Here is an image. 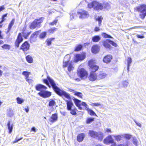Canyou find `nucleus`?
Returning <instances> with one entry per match:
<instances>
[{"instance_id":"a19ab883","label":"nucleus","mask_w":146,"mask_h":146,"mask_svg":"<svg viewBox=\"0 0 146 146\" xmlns=\"http://www.w3.org/2000/svg\"><path fill=\"white\" fill-rule=\"evenodd\" d=\"M17 102L19 104H21L24 102V100L19 97H17Z\"/></svg>"},{"instance_id":"e2e57ef3","label":"nucleus","mask_w":146,"mask_h":146,"mask_svg":"<svg viewBox=\"0 0 146 146\" xmlns=\"http://www.w3.org/2000/svg\"><path fill=\"white\" fill-rule=\"evenodd\" d=\"M134 121L138 126H139V127H141V125L140 123L138 122L137 121H136L135 120H134Z\"/></svg>"},{"instance_id":"c85d7f7f","label":"nucleus","mask_w":146,"mask_h":146,"mask_svg":"<svg viewBox=\"0 0 146 146\" xmlns=\"http://www.w3.org/2000/svg\"><path fill=\"white\" fill-rule=\"evenodd\" d=\"M100 37L99 36L96 35L93 36L92 38V41L94 42H98L100 40Z\"/></svg>"},{"instance_id":"c756f323","label":"nucleus","mask_w":146,"mask_h":146,"mask_svg":"<svg viewBox=\"0 0 146 146\" xmlns=\"http://www.w3.org/2000/svg\"><path fill=\"white\" fill-rule=\"evenodd\" d=\"M67 108L68 110L71 109L72 106H73V104L71 102L66 101Z\"/></svg>"},{"instance_id":"680f3d73","label":"nucleus","mask_w":146,"mask_h":146,"mask_svg":"<svg viewBox=\"0 0 146 146\" xmlns=\"http://www.w3.org/2000/svg\"><path fill=\"white\" fill-rule=\"evenodd\" d=\"M23 138L21 137L19 139H17V138H16L15 139V141H13L12 142V143L13 144L16 143L18 142V141H20V140H21Z\"/></svg>"},{"instance_id":"69168bd1","label":"nucleus","mask_w":146,"mask_h":146,"mask_svg":"<svg viewBox=\"0 0 146 146\" xmlns=\"http://www.w3.org/2000/svg\"><path fill=\"white\" fill-rule=\"evenodd\" d=\"M137 37L139 38H144V36H141L139 35H136Z\"/></svg>"},{"instance_id":"2eb2a0df","label":"nucleus","mask_w":146,"mask_h":146,"mask_svg":"<svg viewBox=\"0 0 146 146\" xmlns=\"http://www.w3.org/2000/svg\"><path fill=\"white\" fill-rule=\"evenodd\" d=\"M129 84V82L126 80H123L119 84V88H125Z\"/></svg>"},{"instance_id":"b1692460","label":"nucleus","mask_w":146,"mask_h":146,"mask_svg":"<svg viewBox=\"0 0 146 146\" xmlns=\"http://www.w3.org/2000/svg\"><path fill=\"white\" fill-rule=\"evenodd\" d=\"M97 134L96 138H98L99 141H101L103 138V133L101 132H97Z\"/></svg>"},{"instance_id":"8fccbe9b","label":"nucleus","mask_w":146,"mask_h":146,"mask_svg":"<svg viewBox=\"0 0 146 146\" xmlns=\"http://www.w3.org/2000/svg\"><path fill=\"white\" fill-rule=\"evenodd\" d=\"M57 29L55 28H51L48 30V32L49 33H53L54 32L56 31Z\"/></svg>"},{"instance_id":"473e14b6","label":"nucleus","mask_w":146,"mask_h":146,"mask_svg":"<svg viewBox=\"0 0 146 146\" xmlns=\"http://www.w3.org/2000/svg\"><path fill=\"white\" fill-rule=\"evenodd\" d=\"M26 59L27 61L29 63H31L33 62V59L29 55H28L26 56Z\"/></svg>"},{"instance_id":"79ce46f5","label":"nucleus","mask_w":146,"mask_h":146,"mask_svg":"<svg viewBox=\"0 0 146 146\" xmlns=\"http://www.w3.org/2000/svg\"><path fill=\"white\" fill-rule=\"evenodd\" d=\"M56 103L53 100H51L49 102V106L50 107H52L55 105Z\"/></svg>"},{"instance_id":"0eeeda50","label":"nucleus","mask_w":146,"mask_h":146,"mask_svg":"<svg viewBox=\"0 0 146 146\" xmlns=\"http://www.w3.org/2000/svg\"><path fill=\"white\" fill-rule=\"evenodd\" d=\"M95 62V61L93 60H91L88 62V65L89 67L91 69V71L92 72H94L97 71L98 68L99 67L94 64Z\"/></svg>"},{"instance_id":"de8ad7c7","label":"nucleus","mask_w":146,"mask_h":146,"mask_svg":"<svg viewBox=\"0 0 146 146\" xmlns=\"http://www.w3.org/2000/svg\"><path fill=\"white\" fill-rule=\"evenodd\" d=\"M82 46L81 44H79L75 48V51H78L80 50L82 48Z\"/></svg>"},{"instance_id":"4c0bfd02","label":"nucleus","mask_w":146,"mask_h":146,"mask_svg":"<svg viewBox=\"0 0 146 146\" xmlns=\"http://www.w3.org/2000/svg\"><path fill=\"white\" fill-rule=\"evenodd\" d=\"M103 19V18L102 16L98 17L97 18H96V21H98V24L99 26L101 25V24Z\"/></svg>"},{"instance_id":"774afa93","label":"nucleus","mask_w":146,"mask_h":146,"mask_svg":"<svg viewBox=\"0 0 146 146\" xmlns=\"http://www.w3.org/2000/svg\"><path fill=\"white\" fill-rule=\"evenodd\" d=\"M31 130L35 132H36L37 130V129H36L35 127H32Z\"/></svg>"},{"instance_id":"37998d69","label":"nucleus","mask_w":146,"mask_h":146,"mask_svg":"<svg viewBox=\"0 0 146 146\" xmlns=\"http://www.w3.org/2000/svg\"><path fill=\"white\" fill-rule=\"evenodd\" d=\"M81 105L84 106L85 107V109L86 110L89 108L86 102H82L81 103Z\"/></svg>"},{"instance_id":"052dcab7","label":"nucleus","mask_w":146,"mask_h":146,"mask_svg":"<svg viewBox=\"0 0 146 146\" xmlns=\"http://www.w3.org/2000/svg\"><path fill=\"white\" fill-rule=\"evenodd\" d=\"M26 80L27 81L29 84H31L33 83V80L31 79H28V78L26 79Z\"/></svg>"},{"instance_id":"f8f14e48","label":"nucleus","mask_w":146,"mask_h":146,"mask_svg":"<svg viewBox=\"0 0 146 146\" xmlns=\"http://www.w3.org/2000/svg\"><path fill=\"white\" fill-rule=\"evenodd\" d=\"M23 40V39L21 36V33H19L17 39L15 42V46L17 47H18L19 44Z\"/></svg>"},{"instance_id":"1a4fd4ad","label":"nucleus","mask_w":146,"mask_h":146,"mask_svg":"<svg viewBox=\"0 0 146 146\" xmlns=\"http://www.w3.org/2000/svg\"><path fill=\"white\" fill-rule=\"evenodd\" d=\"M85 56L84 54H76L75 55V61L76 62H77L79 61L82 60L85 58Z\"/></svg>"},{"instance_id":"4be33fe9","label":"nucleus","mask_w":146,"mask_h":146,"mask_svg":"<svg viewBox=\"0 0 146 146\" xmlns=\"http://www.w3.org/2000/svg\"><path fill=\"white\" fill-rule=\"evenodd\" d=\"M137 10L141 13H143L144 11H146V5H141L138 8Z\"/></svg>"},{"instance_id":"6e6d98bb","label":"nucleus","mask_w":146,"mask_h":146,"mask_svg":"<svg viewBox=\"0 0 146 146\" xmlns=\"http://www.w3.org/2000/svg\"><path fill=\"white\" fill-rule=\"evenodd\" d=\"M110 44H111L114 46L116 47L117 46V44L113 41L110 40Z\"/></svg>"},{"instance_id":"bb28decb","label":"nucleus","mask_w":146,"mask_h":146,"mask_svg":"<svg viewBox=\"0 0 146 146\" xmlns=\"http://www.w3.org/2000/svg\"><path fill=\"white\" fill-rule=\"evenodd\" d=\"M92 52L93 53H96L98 52L99 51V48L97 45H95L92 47Z\"/></svg>"},{"instance_id":"7c9ffc66","label":"nucleus","mask_w":146,"mask_h":146,"mask_svg":"<svg viewBox=\"0 0 146 146\" xmlns=\"http://www.w3.org/2000/svg\"><path fill=\"white\" fill-rule=\"evenodd\" d=\"M113 136L115 138V139L118 142L119 141H120L122 138V136H123V135H113Z\"/></svg>"},{"instance_id":"e433bc0d","label":"nucleus","mask_w":146,"mask_h":146,"mask_svg":"<svg viewBox=\"0 0 146 146\" xmlns=\"http://www.w3.org/2000/svg\"><path fill=\"white\" fill-rule=\"evenodd\" d=\"M54 38H50L49 39H48L46 40L47 42V44L48 46H50L51 44V42L54 40Z\"/></svg>"},{"instance_id":"4d7b16f0","label":"nucleus","mask_w":146,"mask_h":146,"mask_svg":"<svg viewBox=\"0 0 146 146\" xmlns=\"http://www.w3.org/2000/svg\"><path fill=\"white\" fill-rule=\"evenodd\" d=\"M58 20L57 19H55L53 22L50 23L49 24L51 25H56V23L57 22Z\"/></svg>"},{"instance_id":"5fc2aeb1","label":"nucleus","mask_w":146,"mask_h":146,"mask_svg":"<svg viewBox=\"0 0 146 146\" xmlns=\"http://www.w3.org/2000/svg\"><path fill=\"white\" fill-rule=\"evenodd\" d=\"M74 95L80 98H82V94L81 93L76 92Z\"/></svg>"},{"instance_id":"09e8293b","label":"nucleus","mask_w":146,"mask_h":146,"mask_svg":"<svg viewBox=\"0 0 146 146\" xmlns=\"http://www.w3.org/2000/svg\"><path fill=\"white\" fill-rule=\"evenodd\" d=\"M102 36L105 38H113L111 36L108 35L105 33H102Z\"/></svg>"},{"instance_id":"a211bd4d","label":"nucleus","mask_w":146,"mask_h":146,"mask_svg":"<svg viewBox=\"0 0 146 146\" xmlns=\"http://www.w3.org/2000/svg\"><path fill=\"white\" fill-rule=\"evenodd\" d=\"M112 59V56L111 55H107L104 57L103 59L104 62L108 63Z\"/></svg>"},{"instance_id":"bf43d9fd","label":"nucleus","mask_w":146,"mask_h":146,"mask_svg":"<svg viewBox=\"0 0 146 146\" xmlns=\"http://www.w3.org/2000/svg\"><path fill=\"white\" fill-rule=\"evenodd\" d=\"M7 14H6L4 15H3V16L2 17V20L0 22V24H1L5 21L4 18L5 17H6L7 16Z\"/></svg>"},{"instance_id":"aec40b11","label":"nucleus","mask_w":146,"mask_h":146,"mask_svg":"<svg viewBox=\"0 0 146 146\" xmlns=\"http://www.w3.org/2000/svg\"><path fill=\"white\" fill-rule=\"evenodd\" d=\"M85 136L84 133H82L79 134L77 137V140L79 142L82 141Z\"/></svg>"},{"instance_id":"5701e85b","label":"nucleus","mask_w":146,"mask_h":146,"mask_svg":"<svg viewBox=\"0 0 146 146\" xmlns=\"http://www.w3.org/2000/svg\"><path fill=\"white\" fill-rule=\"evenodd\" d=\"M11 121H9L7 124V126L8 127V129L9 130V133L11 134L12 132L13 128V124H11Z\"/></svg>"},{"instance_id":"cd10ccee","label":"nucleus","mask_w":146,"mask_h":146,"mask_svg":"<svg viewBox=\"0 0 146 146\" xmlns=\"http://www.w3.org/2000/svg\"><path fill=\"white\" fill-rule=\"evenodd\" d=\"M15 21V19H13L11 23L9 24V26H8V30L7 32V34L10 31V30H11V28L13 25L14 22Z\"/></svg>"},{"instance_id":"7ed1b4c3","label":"nucleus","mask_w":146,"mask_h":146,"mask_svg":"<svg viewBox=\"0 0 146 146\" xmlns=\"http://www.w3.org/2000/svg\"><path fill=\"white\" fill-rule=\"evenodd\" d=\"M103 6L101 3L96 1L90 2L87 5L88 8H93L95 10L98 11L102 10L104 8Z\"/></svg>"},{"instance_id":"ea45409f","label":"nucleus","mask_w":146,"mask_h":146,"mask_svg":"<svg viewBox=\"0 0 146 146\" xmlns=\"http://www.w3.org/2000/svg\"><path fill=\"white\" fill-rule=\"evenodd\" d=\"M87 110V111L88 113L91 115H96L95 113L92 110L89 108Z\"/></svg>"},{"instance_id":"393cba45","label":"nucleus","mask_w":146,"mask_h":146,"mask_svg":"<svg viewBox=\"0 0 146 146\" xmlns=\"http://www.w3.org/2000/svg\"><path fill=\"white\" fill-rule=\"evenodd\" d=\"M97 132H98L93 130H89V134L93 138H95L96 137L97 135Z\"/></svg>"},{"instance_id":"a18cd8bd","label":"nucleus","mask_w":146,"mask_h":146,"mask_svg":"<svg viewBox=\"0 0 146 146\" xmlns=\"http://www.w3.org/2000/svg\"><path fill=\"white\" fill-rule=\"evenodd\" d=\"M46 35V32H43L41 33L40 36L39 37L41 39L44 38Z\"/></svg>"},{"instance_id":"9d476101","label":"nucleus","mask_w":146,"mask_h":146,"mask_svg":"<svg viewBox=\"0 0 146 146\" xmlns=\"http://www.w3.org/2000/svg\"><path fill=\"white\" fill-rule=\"evenodd\" d=\"M38 94L41 97L46 98L50 97L51 95V93L50 92L47 91H45L39 92Z\"/></svg>"},{"instance_id":"f704fd0d","label":"nucleus","mask_w":146,"mask_h":146,"mask_svg":"<svg viewBox=\"0 0 146 146\" xmlns=\"http://www.w3.org/2000/svg\"><path fill=\"white\" fill-rule=\"evenodd\" d=\"M30 74V72L27 71H24L22 72V74L25 77V79L28 78Z\"/></svg>"},{"instance_id":"c03bdc74","label":"nucleus","mask_w":146,"mask_h":146,"mask_svg":"<svg viewBox=\"0 0 146 146\" xmlns=\"http://www.w3.org/2000/svg\"><path fill=\"white\" fill-rule=\"evenodd\" d=\"M104 7L107 9H110L111 7L110 5L107 3H104Z\"/></svg>"},{"instance_id":"338daca9","label":"nucleus","mask_w":146,"mask_h":146,"mask_svg":"<svg viewBox=\"0 0 146 146\" xmlns=\"http://www.w3.org/2000/svg\"><path fill=\"white\" fill-rule=\"evenodd\" d=\"M99 30H100V29H99V27H95L94 29V31L96 32H97V31H99Z\"/></svg>"},{"instance_id":"f03ea898","label":"nucleus","mask_w":146,"mask_h":146,"mask_svg":"<svg viewBox=\"0 0 146 146\" xmlns=\"http://www.w3.org/2000/svg\"><path fill=\"white\" fill-rule=\"evenodd\" d=\"M70 58L69 55H67L65 56L64 59L63 63L64 68L67 67L68 70L69 72L73 70L74 69L72 62L69 61Z\"/></svg>"},{"instance_id":"20e7f679","label":"nucleus","mask_w":146,"mask_h":146,"mask_svg":"<svg viewBox=\"0 0 146 146\" xmlns=\"http://www.w3.org/2000/svg\"><path fill=\"white\" fill-rule=\"evenodd\" d=\"M44 19L43 17H41L38 19L35 20L31 24L30 28L31 29H34L36 27H40V23L42 22Z\"/></svg>"},{"instance_id":"58836bf2","label":"nucleus","mask_w":146,"mask_h":146,"mask_svg":"<svg viewBox=\"0 0 146 146\" xmlns=\"http://www.w3.org/2000/svg\"><path fill=\"white\" fill-rule=\"evenodd\" d=\"M94 118H88L86 121V123L87 124L90 123L94 120Z\"/></svg>"},{"instance_id":"4468645a","label":"nucleus","mask_w":146,"mask_h":146,"mask_svg":"<svg viewBox=\"0 0 146 146\" xmlns=\"http://www.w3.org/2000/svg\"><path fill=\"white\" fill-rule=\"evenodd\" d=\"M97 75L96 74L94 73H91L88 77L89 80L91 81H94L97 80Z\"/></svg>"},{"instance_id":"39448f33","label":"nucleus","mask_w":146,"mask_h":146,"mask_svg":"<svg viewBox=\"0 0 146 146\" xmlns=\"http://www.w3.org/2000/svg\"><path fill=\"white\" fill-rule=\"evenodd\" d=\"M78 15L79 16V18L80 19H87L90 16L88 12L85 10L80 9L77 12Z\"/></svg>"},{"instance_id":"412c9836","label":"nucleus","mask_w":146,"mask_h":146,"mask_svg":"<svg viewBox=\"0 0 146 146\" xmlns=\"http://www.w3.org/2000/svg\"><path fill=\"white\" fill-rule=\"evenodd\" d=\"M103 44L104 46L106 48L110 49L111 48V45L109 44L110 43V40L107 39L103 42Z\"/></svg>"},{"instance_id":"9b49d317","label":"nucleus","mask_w":146,"mask_h":146,"mask_svg":"<svg viewBox=\"0 0 146 146\" xmlns=\"http://www.w3.org/2000/svg\"><path fill=\"white\" fill-rule=\"evenodd\" d=\"M29 44L27 42H25L22 44L20 49L22 50L24 52H25L29 49Z\"/></svg>"},{"instance_id":"dca6fc26","label":"nucleus","mask_w":146,"mask_h":146,"mask_svg":"<svg viewBox=\"0 0 146 146\" xmlns=\"http://www.w3.org/2000/svg\"><path fill=\"white\" fill-rule=\"evenodd\" d=\"M107 75L105 73L102 72H100L97 75V80H100L106 77Z\"/></svg>"},{"instance_id":"49530a36","label":"nucleus","mask_w":146,"mask_h":146,"mask_svg":"<svg viewBox=\"0 0 146 146\" xmlns=\"http://www.w3.org/2000/svg\"><path fill=\"white\" fill-rule=\"evenodd\" d=\"M133 143L135 145L137 146L138 145V142L135 137L133 138Z\"/></svg>"},{"instance_id":"6e6552de","label":"nucleus","mask_w":146,"mask_h":146,"mask_svg":"<svg viewBox=\"0 0 146 146\" xmlns=\"http://www.w3.org/2000/svg\"><path fill=\"white\" fill-rule=\"evenodd\" d=\"M104 143L106 144L109 143H114L113 144L111 145V146H115L116 143H114L113 139L112 138L111 135L108 136L104 140Z\"/></svg>"},{"instance_id":"6ab92c4d","label":"nucleus","mask_w":146,"mask_h":146,"mask_svg":"<svg viewBox=\"0 0 146 146\" xmlns=\"http://www.w3.org/2000/svg\"><path fill=\"white\" fill-rule=\"evenodd\" d=\"M38 31L35 32L33 34L31 37V41L35 42L36 40L37 35L38 34Z\"/></svg>"},{"instance_id":"864d4df0","label":"nucleus","mask_w":146,"mask_h":146,"mask_svg":"<svg viewBox=\"0 0 146 146\" xmlns=\"http://www.w3.org/2000/svg\"><path fill=\"white\" fill-rule=\"evenodd\" d=\"M127 65L130 66V64L132 62V59L131 58H128L127 60Z\"/></svg>"},{"instance_id":"13d9d810","label":"nucleus","mask_w":146,"mask_h":146,"mask_svg":"<svg viewBox=\"0 0 146 146\" xmlns=\"http://www.w3.org/2000/svg\"><path fill=\"white\" fill-rule=\"evenodd\" d=\"M123 136L126 138L127 139H129L131 137V135L128 134H125Z\"/></svg>"},{"instance_id":"2f4dec72","label":"nucleus","mask_w":146,"mask_h":146,"mask_svg":"<svg viewBox=\"0 0 146 146\" xmlns=\"http://www.w3.org/2000/svg\"><path fill=\"white\" fill-rule=\"evenodd\" d=\"M77 17V15L76 13L72 12L70 15V19L71 20L75 19Z\"/></svg>"},{"instance_id":"ddd939ff","label":"nucleus","mask_w":146,"mask_h":146,"mask_svg":"<svg viewBox=\"0 0 146 146\" xmlns=\"http://www.w3.org/2000/svg\"><path fill=\"white\" fill-rule=\"evenodd\" d=\"M47 88L45 86L41 84H38L35 86L36 90H37L40 91L41 92H42V90H46Z\"/></svg>"},{"instance_id":"a878e982","label":"nucleus","mask_w":146,"mask_h":146,"mask_svg":"<svg viewBox=\"0 0 146 146\" xmlns=\"http://www.w3.org/2000/svg\"><path fill=\"white\" fill-rule=\"evenodd\" d=\"M58 119V116L56 114H54L52 115L51 117L50 122L53 123L56 121Z\"/></svg>"},{"instance_id":"3c124183","label":"nucleus","mask_w":146,"mask_h":146,"mask_svg":"<svg viewBox=\"0 0 146 146\" xmlns=\"http://www.w3.org/2000/svg\"><path fill=\"white\" fill-rule=\"evenodd\" d=\"M140 15L141 18L142 19H144L146 15V11H144L143 13H141Z\"/></svg>"},{"instance_id":"0e129e2a","label":"nucleus","mask_w":146,"mask_h":146,"mask_svg":"<svg viewBox=\"0 0 146 146\" xmlns=\"http://www.w3.org/2000/svg\"><path fill=\"white\" fill-rule=\"evenodd\" d=\"M93 104L94 105V106H101V104L100 103H94V104Z\"/></svg>"},{"instance_id":"603ef678","label":"nucleus","mask_w":146,"mask_h":146,"mask_svg":"<svg viewBox=\"0 0 146 146\" xmlns=\"http://www.w3.org/2000/svg\"><path fill=\"white\" fill-rule=\"evenodd\" d=\"M70 110V113L74 115H75L76 114V109H71Z\"/></svg>"},{"instance_id":"c9c22d12","label":"nucleus","mask_w":146,"mask_h":146,"mask_svg":"<svg viewBox=\"0 0 146 146\" xmlns=\"http://www.w3.org/2000/svg\"><path fill=\"white\" fill-rule=\"evenodd\" d=\"M1 47L3 48L4 49L9 50L10 49V46L9 45L5 44L2 46Z\"/></svg>"},{"instance_id":"f3484780","label":"nucleus","mask_w":146,"mask_h":146,"mask_svg":"<svg viewBox=\"0 0 146 146\" xmlns=\"http://www.w3.org/2000/svg\"><path fill=\"white\" fill-rule=\"evenodd\" d=\"M74 101L75 102L76 105L78 107L79 109L82 110L83 109L81 107V101L78 100L74 98Z\"/></svg>"},{"instance_id":"f257e3e1","label":"nucleus","mask_w":146,"mask_h":146,"mask_svg":"<svg viewBox=\"0 0 146 146\" xmlns=\"http://www.w3.org/2000/svg\"><path fill=\"white\" fill-rule=\"evenodd\" d=\"M43 82L49 87H50L48 82H50L54 91L60 96H63L68 99L70 98V94L62 90H60L56 86L54 80L49 76H47V79H44Z\"/></svg>"},{"instance_id":"72a5a7b5","label":"nucleus","mask_w":146,"mask_h":146,"mask_svg":"<svg viewBox=\"0 0 146 146\" xmlns=\"http://www.w3.org/2000/svg\"><path fill=\"white\" fill-rule=\"evenodd\" d=\"M14 115L13 112L12 110L10 109L8 110L7 115L9 117H11Z\"/></svg>"},{"instance_id":"423d86ee","label":"nucleus","mask_w":146,"mask_h":146,"mask_svg":"<svg viewBox=\"0 0 146 146\" xmlns=\"http://www.w3.org/2000/svg\"><path fill=\"white\" fill-rule=\"evenodd\" d=\"M77 74L82 79L86 78L88 76L87 72L84 68H79L77 70Z\"/></svg>"}]
</instances>
